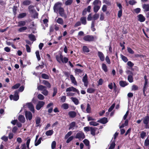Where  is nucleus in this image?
Wrapping results in <instances>:
<instances>
[{
    "instance_id": "f257e3e1",
    "label": "nucleus",
    "mask_w": 149,
    "mask_h": 149,
    "mask_svg": "<svg viewBox=\"0 0 149 149\" xmlns=\"http://www.w3.org/2000/svg\"><path fill=\"white\" fill-rule=\"evenodd\" d=\"M42 83L45 86L40 85L38 86L37 89L39 91H42V93L45 95L47 96L48 94V92L47 88H51V84L48 81L46 80H42Z\"/></svg>"
},
{
    "instance_id": "f03ea898",
    "label": "nucleus",
    "mask_w": 149,
    "mask_h": 149,
    "mask_svg": "<svg viewBox=\"0 0 149 149\" xmlns=\"http://www.w3.org/2000/svg\"><path fill=\"white\" fill-rule=\"evenodd\" d=\"M19 92L17 90H16L14 92V95L11 94L9 96V98L11 100H13L15 101H17L19 99Z\"/></svg>"
},
{
    "instance_id": "7ed1b4c3",
    "label": "nucleus",
    "mask_w": 149,
    "mask_h": 149,
    "mask_svg": "<svg viewBox=\"0 0 149 149\" xmlns=\"http://www.w3.org/2000/svg\"><path fill=\"white\" fill-rule=\"evenodd\" d=\"M62 3L61 2H58L55 3L53 7V9L54 12L57 13L60 8H62Z\"/></svg>"
},
{
    "instance_id": "20e7f679",
    "label": "nucleus",
    "mask_w": 149,
    "mask_h": 149,
    "mask_svg": "<svg viewBox=\"0 0 149 149\" xmlns=\"http://www.w3.org/2000/svg\"><path fill=\"white\" fill-rule=\"evenodd\" d=\"M85 137V136L84 133L81 132L77 133L75 136L76 139H78L79 140H82L84 139Z\"/></svg>"
},
{
    "instance_id": "39448f33",
    "label": "nucleus",
    "mask_w": 149,
    "mask_h": 149,
    "mask_svg": "<svg viewBox=\"0 0 149 149\" xmlns=\"http://www.w3.org/2000/svg\"><path fill=\"white\" fill-rule=\"evenodd\" d=\"M84 40L86 41L92 42L94 40V36L92 35H87L85 36L83 38Z\"/></svg>"
},
{
    "instance_id": "423d86ee",
    "label": "nucleus",
    "mask_w": 149,
    "mask_h": 149,
    "mask_svg": "<svg viewBox=\"0 0 149 149\" xmlns=\"http://www.w3.org/2000/svg\"><path fill=\"white\" fill-rule=\"evenodd\" d=\"M70 91L76 92L79 95L80 94L79 92L78 89L76 88H75L72 86L67 88L66 90V92Z\"/></svg>"
},
{
    "instance_id": "0eeeda50",
    "label": "nucleus",
    "mask_w": 149,
    "mask_h": 149,
    "mask_svg": "<svg viewBox=\"0 0 149 149\" xmlns=\"http://www.w3.org/2000/svg\"><path fill=\"white\" fill-rule=\"evenodd\" d=\"M58 13L62 17H64L65 19L67 18V15L65 13L64 10L63 8H60V10H58Z\"/></svg>"
},
{
    "instance_id": "6e6552de",
    "label": "nucleus",
    "mask_w": 149,
    "mask_h": 149,
    "mask_svg": "<svg viewBox=\"0 0 149 149\" xmlns=\"http://www.w3.org/2000/svg\"><path fill=\"white\" fill-rule=\"evenodd\" d=\"M25 116L26 119L31 120L32 118V114L29 111H25Z\"/></svg>"
},
{
    "instance_id": "1a4fd4ad",
    "label": "nucleus",
    "mask_w": 149,
    "mask_h": 149,
    "mask_svg": "<svg viewBox=\"0 0 149 149\" xmlns=\"http://www.w3.org/2000/svg\"><path fill=\"white\" fill-rule=\"evenodd\" d=\"M45 104V102L42 101H39L36 105V108L38 110H39Z\"/></svg>"
},
{
    "instance_id": "9d476101",
    "label": "nucleus",
    "mask_w": 149,
    "mask_h": 149,
    "mask_svg": "<svg viewBox=\"0 0 149 149\" xmlns=\"http://www.w3.org/2000/svg\"><path fill=\"white\" fill-rule=\"evenodd\" d=\"M82 81L84 83V86L86 87H87L88 84V82L87 79V76L86 74L83 77L82 79Z\"/></svg>"
},
{
    "instance_id": "9b49d317",
    "label": "nucleus",
    "mask_w": 149,
    "mask_h": 149,
    "mask_svg": "<svg viewBox=\"0 0 149 149\" xmlns=\"http://www.w3.org/2000/svg\"><path fill=\"white\" fill-rule=\"evenodd\" d=\"M97 55L101 61H103L104 60L105 57L102 52L100 51H98Z\"/></svg>"
},
{
    "instance_id": "f8f14e48",
    "label": "nucleus",
    "mask_w": 149,
    "mask_h": 149,
    "mask_svg": "<svg viewBox=\"0 0 149 149\" xmlns=\"http://www.w3.org/2000/svg\"><path fill=\"white\" fill-rule=\"evenodd\" d=\"M27 105L30 111H31L33 113H34L35 111L34 106L30 102L28 103L27 104Z\"/></svg>"
},
{
    "instance_id": "ddd939ff",
    "label": "nucleus",
    "mask_w": 149,
    "mask_h": 149,
    "mask_svg": "<svg viewBox=\"0 0 149 149\" xmlns=\"http://www.w3.org/2000/svg\"><path fill=\"white\" fill-rule=\"evenodd\" d=\"M142 120L143 123L146 126H147L148 123L149 121V116H146L142 119Z\"/></svg>"
},
{
    "instance_id": "4468645a",
    "label": "nucleus",
    "mask_w": 149,
    "mask_h": 149,
    "mask_svg": "<svg viewBox=\"0 0 149 149\" xmlns=\"http://www.w3.org/2000/svg\"><path fill=\"white\" fill-rule=\"evenodd\" d=\"M108 122L107 118L106 117H104L100 119L99 120L97 121V122L103 124H105Z\"/></svg>"
},
{
    "instance_id": "2eb2a0df",
    "label": "nucleus",
    "mask_w": 149,
    "mask_h": 149,
    "mask_svg": "<svg viewBox=\"0 0 149 149\" xmlns=\"http://www.w3.org/2000/svg\"><path fill=\"white\" fill-rule=\"evenodd\" d=\"M69 117L71 118H73L77 116L76 113L74 111H71L68 113Z\"/></svg>"
},
{
    "instance_id": "dca6fc26",
    "label": "nucleus",
    "mask_w": 149,
    "mask_h": 149,
    "mask_svg": "<svg viewBox=\"0 0 149 149\" xmlns=\"http://www.w3.org/2000/svg\"><path fill=\"white\" fill-rule=\"evenodd\" d=\"M80 22L81 24L85 25L87 24L86 18V17H81L80 19Z\"/></svg>"
},
{
    "instance_id": "f3484780",
    "label": "nucleus",
    "mask_w": 149,
    "mask_h": 149,
    "mask_svg": "<svg viewBox=\"0 0 149 149\" xmlns=\"http://www.w3.org/2000/svg\"><path fill=\"white\" fill-rule=\"evenodd\" d=\"M70 79L72 83L75 85H77V83L75 78L72 74L70 75Z\"/></svg>"
},
{
    "instance_id": "a211bd4d",
    "label": "nucleus",
    "mask_w": 149,
    "mask_h": 149,
    "mask_svg": "<svg viewBox=\"0 0 149 149\" xmlns=\"http://www.w3.org/2000/svg\"><path fill=\"white\" fill-rule=\"evenodd\" d=\"M138 20L141 22H144L145 20V18L142 14H139L138 16Z\"/></svg>"
},
{
    "instance_id": "6ab92c4d",
    "label": "nucleus",
    "mask_w": 149,
    "mask_h": 149,
    "mask_svg": "<svg viewBox=\"0 0 149 149\" xmlns=\"http://www.w3.org/2000/svg\"><path fill=\"white\" fill-rule=\"evenodd\" d=\"M119 84L120 86L124 87L127 86L128 84L127 83L126 81H119Z\"/></svg>"
},
{
    "instance_id": "aec40b11",
    "label": "nucleus",
    "mask_w": 149,
    "mask_h": 149,
    "mask_svg": "<svg viewBox=\"0 0 149 149\" xmlns=\"http://www.w3.org/2000/svg\"><path fill=\"white\" fill-rule=\"evenodd\" d=\"M56 58L57 61L59 63H61L62 58H63V56L62 54H60V56L56 55Z\"/></svg>"
},
{
    "instance_id": "412c9836",
    "label": "nucleus",
    "mask_w": 149,
    "mask_h": 149,
    "mask_svg": "<svg viewBox=\"0 0 149 149\" xmlns=\"http://www.w3.org/2000/svg\"><path fill=\"white\" fill-rule=\"evenodd\" d=\"M97 129L96 127H90L91 133L93 136H94L95 135V131Z\"/></svg>"
},
{
    "instance_id": "4be33fe9",
    "label": "nucleus",
    "mask_w": 149,
    "mask_h": 149,
    "mask_svg": "<svg viewBox=\"0 0 149 149\" xmlns=\"http://www.w3.org/2000/svg\"><path fill=\"white\" fill-rule=\"evenodd\" d=\"M18 120L22 123H24L25 121V118L24 116L20 115L18 118Z\"/></svg>"
},
{
    "instance_id": "5701e85b",
    "label": "nucleus",
    "mask_w": 149,
    "mask_h": 149,
    "mask_svg": "<svg viewBox=\"0 0 149 149\" xmlns=\"http://www.w3.org/2000/svg\"><path fill=\"white\" fill-rule=\"evenodd\" d=\"M76 125V123L74 121L72 122L69 124V127L68 128L69 130H70L72 129H74V128L75 127Z\"/></svg>"
},
{
    "instance_id": "b1692460",
    "label": "nucleus",
    "mask_w": 149,
    "mask_h": 149,
    "mask_svg": "<svg viewBox=\"0 0 149 149\" xmlns=\"http://www.w3.org/2000/svg\"><path fill=\"white\" fill-rule=\"evenodd\" d=\"M29 38L31 40L33 41H34L36 40L35 36L32 34L29 35Z\"/></svg>"
},
{
    "instance_id": "393cba45",
    "label": "nucleus",
    "mask_w": 149,
    "mask_h": 149,
    "mask_svg": "<svg viewBox=\"0 0 149 149\" xmlns=\"http://www.w3.org/2000/svg\"><path fill=\"white\" fill-rule=\"evenodd\" d=\"M56 22L58 24L61 25H63L64 23V21L62 18L61 17H58L56 20Z\"/></svg>"
},
{
    "instance_id": "a878e982",
    "label": "nucleus",
    "mask_w": 149,
    "mask_h": 149,
    "mask_svg": "<svg viewBox=\"0 0 149 149\" xmlns=\"http://www.w3.org/2000/svg\"><path fill=\"white\" fill-rule=\"evenodd\" d=\"M71 99L73 102L76 105H78L79 103V101L78 100L76 97H71Z\"/></svg>"
},
{
    "instance_id": "bb28decb",
    "label": "nucleus",
    "mask_w": 149,
    "mask_h": 149,
    "mask_svg": "<svg viewBox=\"0 0 149 149\" xmlns=\"http://www.w3.org/2000/svg\"><path fill=\"white\" fill-rule=\"evenodd\" d=\"M102 68L105 72H107L108 71L107 67L105 64L103 63L102 64Z\"/></svg>"
},
{
    "instance_id": "cd10ccee",
    "label": "nucleus",
    "mask_w": 149,
    "mask_h": 149,
    "mask_svg": "<svg viewBox=\"0 0 149 149\" xmlns=\"http://www.w3.org/2000/svg\"><path fill=\"white\" fill-rule=\"evenodd\" d=\"M95 91V89L94 88H89L87 89V92L90 93H93Z\"/></svg>"
},
{
    "instance_id": "c85d7f7f",
    "label": "nucleus",
    "mask_w": 149,
    "mask_h": 149,
    "mask_svg": "<svg viewBox=\"0 0 149 149\" xmlns=\"http://www.w3.org/2000/svg\"><path fill=\"white\" fill-rule=\"evenodd\" d=\"M82 50L84 52L88 53L90 52L88 48L86 46H84L83 47Z\"/></svg>"
},
{
    "instance_id": "c756f323",
    "label": "nucleus",
    "mask_w": 149,
    "mask_h": 149,
    "mask_svg": "<svg viewBox=\"0 0 149 149\" xmlns=\"http://www.w3.org/2000/svg\"><path fill=\"white\" fill-rule=\"evenodd\" d=\"M31 2V1L30 0H26L23 2L22 4L24 6H28L29 5Z\"/></svg>"
},
{
    "instance_id": "7c9ffc66",
    "label": "nucleus",
    "mask_w": 149,
    "mask_h": 149,
    "mask_svg": "<svg viewBox=\"0 0 149 149\" xmlns=\"http://www.w3.org/2000/svg\"><path fill=\"white\" fill-rule=\"evenodd\" d=\"M143 8L146 11H149V5L144 4L143 6Z\"/></svg>"
},
{
    "instance_id": "2f4dec72",
    "label": "nucleus",
    "mask_w": 149,
    "mask_h": 149,
    "mask_svg": "<svg viewBox=\"0 0 149 149\" xmlns=\"http://www.w3.org/2000/svg\"><path fill=\"white\" fill-rule=\"evenodd\" d=\"M26 13H21L18 15V18H22L26 16Z\"/></svg>"
},
{
    "instance_id": "473e14b6",
    "label": "nucleus",
    "mask_w": 149,
    "mask_h": 149,
    "mask_svg": "<svg viewBox=\"0 0 149 149\" xmlns=\"http://www.w3.org/2000/svg\"><path fill=\"white\" fill-rule=\"evenodd\" d=\"M116 144L115 141H113L110 144V146L109 147L108 149H113L115 148Z\"/></svg>"
},
{
    "instance_id": "72a5a7b5",
    "label": "nucleus",
    "mask_w": 149,
    "mask_h": 149,
    "mask_svg": "<svg viewBox=\"0 0 149 149\" xmlns=\"http://www.w3.org/2000/svg\"><path fill=\"white\" fill-rule=\"evenodd\" d=\"M53 133V131L52 130H50L47 131L46 133L45 134L47 136H51Z\"/></svg>"
},
{
    "instance_id": "f704fd0d",
    "label": "nucleus",
    "mask_w": 149,
    "mask_h": 149,
    "mask_svg": "<svg viewBox=\"0 0 149 149\" xmlns=\"http://www.w3.org/2000/svg\"><path fill=\"white\" fill-rule=\"evenodd\" d=\"M42 77L45 79H49V76L45 73H43L41 75Z\"/></svg>"
},
{
    "instance_id": "c9c22d12",
    "label": "nucleus",
    "mask_w": 149,
    "mask_h": 149,
    "mask_svg": "<svg viewBox=\"0 0 149 149\" xmlns=\"http://www.w3.org/2000/svg\"><path fill=\"white\" fill-rule=\"evenodd\" d=\"M100 8V6L98 5H95L93 8L94 11L95 13H97Z\"/></svg>"
},
{
    "instance_id": "e433bc0d",
    "label": "nucleus",
    "mask_w": 149,
    "mask_h": 149,
    "mask_svg": "<svg viewBox=\"0 0 149 149\" xmlns=\"http://www.w3.org/2000/svg\"><path fill=\"white\" fill-rule=\"evenodd\" d=\"M86 111L87 113H90L91 112V108L90 105L89 103L87 104V107L86 109Z\"/></svg>"
},
{
    "instance_id": "4c0bfd02",
    "label": "nucleus",
    "mask_w": 149,
    "mask_h": 149,
    "mask_svg": "<svg viewBox=\"0 0 149 149\" xmlns=\"http://www.w3.org/2000/svg\"><path fill=\"white\" fill-rule=\"evenodd\" d=\"M127 79L130 82L132 83L133 82V78L132 76L131 75H129L128 76Z\"/></svg>"
},
{
    "instance_id": "58836bf2",
    "label": "nucleus",
    "mask_w": 149,
    "mask_h": 149,
    "mask_svg": "<svg viewBox=\"0 0 149 149\" xmlns=\"http://www.w3.org/2000/svg\"><path fill=\"white\" fill-rule=\"evenodd\" d=\"M26 22L25 21H20L18 22V26H24L26 24Z\"/></svg>"
},
{
    "instance_id": "ea45409f",
    "label": "nucleus",
    "mask_w": 149,
    "mask_h": 149,
    "mask_svg": "<svg viewBox=\"0 0 149 149\" xmlns=\"http://www.w3.org/2000/svg\"><path fill=\"white\" fill-rule=\"evenodd\" d=\"M20 84L19 83L16 84L12 86L11 88L12 89H15L18 88L20 86Z\"/></svg>"
},
{
    "instance_id": "a19ab883",
    "label": "nucleus",
    "mask_w": 149,
    "mask_h": 149,
    "mask_svg": "<svg viewBox=\"0 0 149 149\" xmlns=\"http://www.w3.org/2000/svg\"><path fill=\"white\" fill-rule=\"evenodd\" d=\"M127 50L128 52L131 54H132L134 53V51L130 47H127Z\"/></svg>"
},
{
    "instance_id": "79ce46f5",
    "label": "nucleus",
    "mask_w": 149,
    "mask_h": 149,
    "mask_svg": "<svg viewBox=\"0 0 149 149\" xmlns=\"http://www.w3.org/2000/svg\"><path fill=\"white\" fill-rule=\"evenodd\" d=\"M27 29V28L26 26H23L20 27L18 29V31L20 32H23L24 31L26 30Z\"/></svg>"
},
{
    "instance_id": "37998d69",
    "label": "nucleus",
    "mask_w": 149,
    "mask_h": 149,
    "mask_svg": "<svg viewBox=\"0 0 149 149\" xmlns=\"http://www.w3.org/2000/svg\"><path fill=\"white\" fill-rule=\"evenodd\" d=\"M121 57L122 59L124 62H126L128 61V59H127V58L126 56L122 54L121 55Z\"/></svg>"
},
{
    "instance_id": "c03bdc74",
    "label": "nucleus",
    "mask_w": 149,
    "mask_h": 149,
    "mask_svg": "<svg viewBox=\"0 0 149 149\" xmlns=\"http://www.w3.org/2000/svg\"><path fill=\"white\" fill-rule=\"evenodd\" d=\"M68 58L67 57H63V58H62L61 62L63 63H68Z\"/></svg>"
},
{
    "instance_id": "a18cd8bd",
    "label": "nucleus",
    "mask_w": 149,
    "mask_h": 149,
    "mask_svg": "<svg viewBox=\"0 0 149 149\" xmlns=\"http://www.w3.org/2000/svg\"><path fill=\"white\" fill-rule=\"evenodd\" d=\"M36 54L38 60L39 61L40 60L41 58L39 54V51L38 50L36 51Z\"/></svg>"
},
{
    "instance_id": "49530a36",
    "label": "nucleus",
    "mask_w": 149,
    "mask_h": 149,
    "mask_svg": "<svg viewBox=\"0 0 149 149\" xmlns=\"http://www.w3.org/2000/svg\"><path fill=\"white\" fill-rule=\"evenodd\" d=\"M99 16V14L98 13H96L93 15V20H97Z\"/></svg>"
},
{
    "instance_id": "de8ad7c7",
    "label": "nucleus",
    "mask_w": 149,
    "mask_h": 149,
    "mask_svg": "<svg viewBox=\"0 0 149 149\" xmlns=\"http://www.w3.org/2000/svg\"><path fill=\"white\" fill-rule=\"evenodd\" d=\"M73 2V0H67L65 2V4L66 6L70 5Z\"/></svg>"
},
{
    "instance_id": "09e8293b",
    "label": "nucleus",
    "mask_w": 149,
    "mask_h": 149,
    "mask_svg": "<svg viewBox=\"0 0 149 149\" xmlns=\"http://www.w3.org/2000/svg\"><path fill=\"white\" fill-rule=\"evenodd\" d=\"M42 139V137H41L39 138L37 142H35V145L37 146L39 145L41 143V141Z\"/></svg>"
},
{
    "instance_id": "8fccbe9b",
    "label": "nucleus",
    "mask_w": 149,
    "mask_h": 149,
    "mask_svg": "<svg viewBox=\"0 0 149 149\" xmlns=\"http://www.w3.org/2000/svg\"><path fill=\"white\" fill-rule=\"evenodd\" d=\"M72 134V132L70 131L68 132L65 135V139H68L70 136Z\"/></svg>"
},
{
    "instance_id": "3c124183",
    "label": "nucleus",
    "mask_w": 149,
    "mask_h": 149,
    "mask_svg": "<svg viewBox=\"0 0 149 149\" xmlns=\"http://www.w3.org/2000/svg\"><path fill=\"white\" fill-rule=\"evenodd\" d=\"M89 124L91 125L97 126L99 125V123L96 122L92 121L89 122Z\"/></svg>"
},
{
    "instance_id": "603ef678",
    "label": "nucleus",
    "mask_w": 149,
    "mask_h": 149,
    "mask_svg": "<svg viewBox=\"0 0 149 149\" xmlns=\"http://www.w3.org/2000/svg\"><path fill=\"white\" fill-rule=\"evenodd\" d=\"M74 138V136H70L67 139L66 142L67 143H69L71 141H72Z\"/></svg>"
},
{
    "instance_id": "864d4df0",
    "label": "nucleus",
    "mask_w": 149,
    "mask_h": 149,
    "mask_svg": "<svg viewBox=\"0 0 149 149\" xmlns=\"http://www.w3.org/2000/svg\"><path fill=\"white\" fill-rule=\"evenodd\" d=\"M36 124L38 126V125L40 123L41 121V118L39 117H37L36 120Z\"/></svg>"
},
{
    "instance_id": "5fc2aeb1",
    "label": "nucleus",
    "mask_w": 149,
    "mask_h": 149,
    "mask_svg": "<svg viewBox=\"0 0 149 149\" xmlns=\"http://www.w3.org/2000/svg\"><path fill=\"white\" fill-rule=\"evenodd\" d=\"M62 107L65 109H67L69 108L68 104L67 103H64L62 105Z\"/></svg>"
},
{
    "instance_id": "6e6d98bb",
    "label": "nucleus",
    "mask_w": 149,
    "mask_h": 149,
    "mask_svg": "<svg viewBox=\"0 0 149 149\" xmlns=\"http://www.w3.org/2000/svg\"><path fill=\"white\" fill-rule=\"evenodd\" d=\"M115 104L113 103V104L110 107V108L108 110V112H111L114 109L115 106Z\"/></svg>"
},
{
    "instance_id": "4d7b16f0",
    "label": "nucleus",
    "mask_w": 149,
    "mask_h": 149,
    "mask_svg": "<svg viewBox=\"0 0 149 149\" xmlns=\"http://www.w3.org/2000/svg\"><path fill=\"white\" fill-rule=\"evenodd\" d=\"M83 142L86 146H88L89 145V141L87 139H85L83 141Z\"/></svg>"
},
{
    "instance_id": "13d9d810",
    "label": "nucleus",
    "mask_w": 149,
    "mask_h": 149,
    "mask_svg": "<svg viewBox=\"0 0 149 149\" xmlns=\"http://www.w3.org/2000/svg\"><path fill=\"white\" fill-rule=\"evenodd\" d=\"M38 98L40 100H42L44 99V96L41 94H39L38 95Z\"/></svg>"
},
{
    "instance_id": "bf43d9fd",
    "label": "nucleus",
    "mask_w": 149,
    "mask_h": 149,
    "mask_svg": "<svg viewBox=\"0 0 149 149\" xmlns=\"http://www.w3.org/2000/svg\"><path fill=\"white\" fill-rule=\"evenodd\" d=\"M75 72L76 73L79 74L82 72L83 70L79 69L76 68L75 69Z\"/></svg>"
},
{
    "instance_id": "052dcab7",
    "label": "nucleus",
    "mask_w": 149,
    "mask_h": 149,
    "mask_svg": "<svg viewBox=\"0 0 149 149\" xmlns=\"http://www.w3.org/2000/svg\"><path fill=\"white\" fill-rule=\"evenodd\" d=\"M48 22V20L47 19H45L43 20V23L44 24H45V26L46 27H47L48 26V25L47 23Z\"/></svg>"
},
{
    "instance_id": "680f3d73",
    "label": "nucleus",
    "mask_w": 149,
    "mask_h": 149,
    "mask_svg": "<svg viewBox=\"0 0 149 149\" xmlns=\"http://www.w3.org/2000/svg\"><path fill=\"white\" fill-rule=\"evenodd\" d=\"M53 93L52 95V96L53 97L56 94L57 92V89L56 88L54 87L53 89Z\"/></svg>"
},
{
    "instance_id": "e2e57ef3",
    "label": "nucleus",
    "mask_w": 149,
    "mask_h": 149,
    "mask_svg": "<svg viewBox=\"0 0 149 149\" xmlns=\"http://www.w3.org/2000/svg\"><path fill=\"white\" fill-rule=\"evenodd\" d=\"M141 137L143 139L144 138V137L146 136V133L144 131H142L141 135Z\"/></svg>"
},
{
    "instance_id": "0e129e2a",
    "label": "nucleus",
    "mask_w": 149,
    "mask_h": 149,
    "mask_svg": "<svg viewBox=\"0 0 149 149\" xmlns=\"http://www.w3.org/2000/svg\"><path fill=\"white\" fill-rule=\"evenodd\" d=\"M56 142L55 141H53L52 142V145H51V147H52V149H54L55 148L56 146Z\"/></svg>"
},
{
    "instance_id": "69168bd1",
    "label": "nucleus",
    "mask_w": 149,
    "mask_h": 149,
    "mask_svg": "<svg viewBox=\"0 0 149 149\" xmlns=\"http://www.w3.org/2000/svg\"><path fill=\"white\" fill-rule=\"evenodd\" d=\"M144 144L145 146H149V139H146L145 141Z\"/></svg>"
},
{
    "instance_id": "338daca9",
    "label": "nucleus",
    "mask_w": 149,
    "mask_h": 149,
    "mask_svg": "<svg viewBox=\"0 0 149 149\" xmlns=\"http://www.w3.org/2000/svg\"><path fill=\"white\" fill-rule=\"evenodd\" d=\"M127 65L131 68H132L134 65L133 63L131 61H128L127 63Z\"/></svg>"
},
{
    "instance_id": "774afa93",
    "label": "nucleus",
    "mask_w": 149,
    "mask_h": 149,
    "mask_svg": "<svg viewBox=\"0 0 149 149\" xmlns=\"http://www.w3.org/2000/svg\"><path fill=\"white\" fill-rule=\"evenodd\" d=\"M136 3L134 0H131L129 1V3L130 5H133Z\"/></svg>"
}]
</instances>
